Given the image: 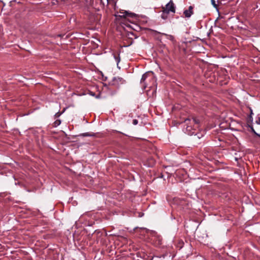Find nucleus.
Here are the masks:
<instances>
[{
  "instance_id": "nucleus-9",
  "label": "nucleus",
  "mask_w": 260,
  "mask_h": 260,
  "mask_svg": "<svg viewBox=\"0 0 260 260\" xmlns=\"http://www.w3.org/2000/svg\"><path fill=\"white\" fill-rule=\"evenodd\" d=\"M194 135L195 136H197L198 139H200L203 137L204 135V131H203V132H197V131H196V133L194 134Z\"/></svg>"
},
{
  "instance_id": "nucleus-22",
  "label": "nucleus",
  "mask_w": 260,
  "mask_h": 260,
  "mask_svg": "<svg viewBox=\"0 0 260 260\" xmlns=\"http://www.w3.org/2000/svg\"><path fill=\"white\" fill-rule=\"evenodd\" d=\"M210 35H211V34L208 33L207 36L209 37L210 36Z\"/></svg>"
},
{
  "instance_id": "nucleus-10",
  "label": "nucleus",
  "mask_w": 260,
  "mask_h": 260,
  "mask_svg": "<svg viewBox=\"0 0 260 260\" xmlns=\"http://www.w3.org/2000/svg\"><path fill=\"white\" fill-rule=\"evenodd\" d=\"M169 13V12L164 10L161 14V18L164 19H166L168 17V15Z\"/></svg>"
},
{
  "instance_id": "nucleus-3",
  "label": "nucleus",
  "mask_w": 260,
  "mask_h": 260,
  "mask_svg": "<svg viewBox=\"0 0 260 260\" xmlns=\"http://www.w3.org/2000/svg\"><path fill=\"white\" fill-rule=\"evenodd\" d=\"M140 83L143 89L147 87L152 88L155 86L156 79L152 74L146 73L143 75Z\"/></svg>"
},
{
  "instance_id": "nucleus-26",
  "label": "nucleus",
  "mask_w": 260,
  "mask_h": 260,
  "mask_svg": "<svg viewBox=\"0 0 260 260\" xmlns=\"http://www.w3.org/2000/svg\"><path fill=\"white\" fill-rule=\"evenodd\" d=\"M154 32L157 33V32H158V31H155Z\"/></svg>"
},
{
  "instance_id": "nucleus-16",
  "label": "nucleus",
  "mask_w": 260,
  "mask_h": 260,
  "mask_svg": "<svg viewBox=\"0 0 260 260\" xmlns=\"http://www.w3.org/2000/svg\"><path fill=\"white\" fill-rule=\"evenodd\" d=\"M97 2H100V3H101V5H102V6H103V2H104V1L103 0H96Z\"/></svg>"
},
{
  "instance_id": "nucleus-12",
  "label": "nucleus",
  "mask_w": 260,
  "mask_h": 260,
  "mask_svg": "<svg viewBox=\"0 0 260 260\" xmlns=\"http://www.w3.org/2000/svg\"><path fill=\"white\" fill-rule=\"evenodd\" d=\"M64 111H65V109H63V110L61 112H57L54 115V118L56 119V118H58L64 112Z\"/></svg>"
},
{
  "instance_id": "nucleus-17",
  "label": "nucleus",
  "mask_w": 260,
  "mask_h": 260,
  "mask_svg": "<svg viewBox=\"0 0 260 260\" xmlns=\"http://www.w3.org/2000/svg\"><path fill=\"white\" fill-rule=\"evenodd\" d=\"M256 123L258 124H260V117H258L257 120H256Z\"/></svg>"
},
{
  "instance_id": "nucleus-27",
  "label": "nucleus",
  "mask_w": 260,
  "mask_h": 260,
  "mask_svg": "<svg viewBox=\"0 0 260 260\" xmlns=\"http://www.w3.org/2000/svg\"><path fill=\"white\" fill-rule=\"evenodd\" d=\"M103 1H104L105 0H103Z\"/></svg>"
},
{
  "instance_id": "nucleus-7",
  "label": "nucleus",
  "mask_w": 260,
  "mask_h": 260,
  "mask_svg": "<svg viewBox=\"0 0 260 260\" xmlns=\"http://www.w3.org/2000/svg\"><path fill=\"white\" fill-rule=\"evenodd\" d=\"M162 37L166 38V39L170 40L172 42L174 43L175 42L174 36H173L171 35L168 34H162Z\"/></svg>"
},
{
  "instance_id": "nucleus-20",
  "label": "nucleus",
  "mask_w": 260,
  "mask_h": 260,
  "mask_svg": "<svg viewBox=\"0 0 260 260\" xmlns=\"http://www.w3.org/2000/svg\"><path fill=\"white\" fill-rule=\"evenodd\" d=\"M212 4L215 6V1L214 0H212Z\"/></svg>"
},
{
  "instance_id": "nucleus-25",
  "label": "nucleus",
  "mask_w": 260,
  "mask_h": 260,
  "mask_svg": "<svg viewBox=\"0 0 260 260\" xmlns=\"http://www.w3.org/2000/svg\"><path fill=\"white\" fill-rule=\"evenodd\" d=\"M257 136H258L259 137H260V134H257Z\"/></svg>"
},
{
  "instance_id": "nucleus-24",
  "label": "nucleus",
  "mask_w": 260,
  "mask_h": 260,
  "mask_svg": "<svg viewBox=\"0 0 260 260\" xmlns=\"http://www.w3.org/2000/svg\"><path fill=\"white\" fill-rule=\"evenodd\" d=\"M99 96H100V94H99L98 95L96 96V98H98L99 97Z\"/></svg>"
},
{
  "instance_id": "nucleus-14",
  "label": "nucleus",
  "mask_w": 260,
  "mask_h": 260,
  "mask_svg": "<svg viewBox=\"0 0 260 260\" xmlns=\"http://www.w3.org/2000/svg\"><path fill=\"white\" fill-rule=\"evenodd\" d=\"M65 34H59L58 35H57V36L58 37H60V38H61V37H63V36H64V35H65Z\"/></svg>"
},
{
  "instance_id": "nucleus-1",
  "label": "nucleus",
  "mask_w": 260,
  "mask_h": 260,
  "mask_svg": "<svg viewBox=\"0 0 260 260\" xmlns=\"http://www.w3.org/2000/svg\"><path fill=\"white\" fill-rule=\"evenodd\" d=\"M116 19L119 20L120 24L118 26V31L121 32V28H123L125 32H133V31L139 32L141 30V27L135 23L129 20V18L136 17V14L129 13L126 11H120L117 14L115 15Z\"/></svg>"
},
{
  "instance_id": "nucleus-4",
  "label": "nucleus",
  "mask_w": 260,
  "mask_h": 260,
  "mask_svg": "<svg viewBox=\"0 0 260 260\" xmlns=\"http://www.w3.org/2000/svg\"><path fill=\"white\" fill-rule=\"evenodd\" d=\"M125 82V80L121 77H115L109 83V84L116 87H118L120 85L123 84Z\"/></svg>"
},
{
  "instance_id": "nucleus-5",
  "label": "nucleus",
  "mask_w": 260,
  "mask_h": 260,
  "mask_svg": "<svg viewBox=\"0 0 260 260\" xmlns=\"http://www.w3.org/2000/svg\"><path fill=\"white\" fill-rule=\"evenodd\" d=\"M164 10L168 12H171L174 13L175 11V8L173 2L171 1L169 3H168L166 6L165 9L164 8Z\"/></svg>"
},
{
  "instance_id": "nucleus-11",
  "label": "nucleus",
  "mask_w": 260,
  "mask_h": 260,
  "mask_svg": "<svg viewBox=\"0 0 260 260\" xmlns=\"http://www.w3.org/2000/svg\"><path fill=\"white\" fill-rule=\"evenodd\" d=\"M61 123V120L60 119H56L53 123V127H57Z\"/></svg>"
},
{
  "instance_id": "nucleus-18",
  "label": "nucleus",
  "mask_w": 260,
  "mask_h": 260,
  "mask_svg": "<svg viewBox=\"0 0 260 260\" xmlns=\"http://www.w3.org/2000/svg\"><path fill=\"white\" fill-rule=\"evenodd\" d=\"M90 95H92V96H94L95 94L93 92H90Z\"/></svg>"
},
{
  "instance_id": "nucleus-8",
  "label": "nucleus",
  "mask_w": 260,
  "mask_h": 260,
  "mask_svg": "<svg viewBox=\"0 0 260 260\" xmlns=\"http://www.w3.org/2000/svg\"><path fill=\"white\" fill-rule=\"evenodd\" d=\"M79 136L82 137H94L95 134L93 133H85L81 134Z\"/></svg>"
},
{
  "instance_id": "nucleus-13",
  "label": "nucleus",
  "mask_w": 260,
  "mask_h": 260,
  "mask_svg": "<svg viewBox=\"0 0 260 260\" xmlns=\"http://www.w3.org/2000/svg\"><path fill=\"white\" fill-rule=\"evenodd\" d=\"M138 120H137V119H134V120H133V124L134 125H137V124H138Z\"/></svg>"
},
{
  "instance_id": "nucleus-23",
  "label": "nucleus",
  "mask_w": 260,
  "mask_h": 260,
  "mask_svg": "<svg viewBox=\"0 0 260 260\" xmlns=\"http://www.w3.org/2000/svg\"><path fill=\"white\" fill-rule=\"evenodd\" d=\"M250 111H251V113H250V114H253V113H252V110L251 109V110H250Z\"/></svg>"
},
{
  "instance_id": "nucleus-19",
  "label": "nucleus",
  "mask_w": 260,
  "mask_h": 260,
  "mask_svg": "<svg viewBox=\"0 0 260 260\" xmlns=\"http://www.w3.org/2000/svg\"><path fill=\"white\" fill-rule=\"evenodd\" d=\"M252 132H253L255 135H257V133L254 131V129H253V128H252Z\"/></svg>"
},
{
  "instance_id": "nucleus-21",
  "label": "nucleus",
  "mask_w": 260,
  "mask_h": 260,
  "mask_svg": "<svg viewBox=\"0 0 260 260\" xmlns=\"http://www.w3.org/2000/svg\"><path fill=\"white\" fill-rule=\"evenodd\" d=\"M132 36H134V37H137V36H136L135 35V34H133V33H132V34H130Z\"/></svg>"
},
{
  "instance_id": "nucleus-15",
  "label": "nucleus",
  "mask_w": 260,
  "mask_h": 260,
  "mask_svg": "<svg viewBox=\"0 0 260 260\" xmlns=\"http://www.w3.org/2000/svg\"><path fill=\"white\" fill-rule=\"evenodd\" d=\"M115 58L116 61H117V63H118L120 61V57L119 56L118 57L115 56Z\"/></svg>"
},
{
  "instance_id": "nucleus-6",
  "label": "nucleus",
  "mask_w": 260,
  "mask_h": 260,
  "mask_svg": "<svg viewBox=\"0 0 260 260\" xmlns=\"http://www.w3.org/2000/svg\"><path fill=\"white\" fill-rule=\"evenodd\" d=\"M193 7L191 6H190L189 7V8L188 10H185L183 13L185 16V17L189 18L190 17L192 14L193 13Z\"/></svg>"
},
{
  "instance_id": "nucleus-2",
  "label": "nucleus",
  "mask_w": 260,
  "mask_h": 260,
  "mask_svg": "<svg viewBox=\"0 0 260 260\" xmlns=\"http://www.w3.org/2000/svg\"><path fill=\"white\" fill-rule=\"evenodd\" d=\"M184 122L186 125L185 133L190 136L196 133V131H197V128L199 127L200 124L199 119L196 117L186 118Z\"/></svg>"
}]
</instances>
